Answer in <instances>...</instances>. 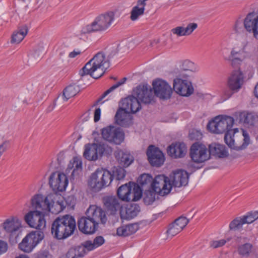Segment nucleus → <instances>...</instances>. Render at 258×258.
<instances>
[{"instance_id":"obj_1","label":"nucleus","mask_w":258,"mask_h":258,"mask_svg":"<svg viewBox=\"0 0 258 258\" xmlns=\"http://www.w3.org/2000/svg\"><path fill=\"white\" fill-rule=\"evenodd\" d=\"M234 123L233 117L229 116H218L209 122L207 128L214 134H222L226 132L224 141L231 149L236 150L245 149L250 143L248 133L242 130V134H236L238 129L231 130Z\"/></svg>"},{"instance_id":"obj_2","label":"nucleus","mask_w":258,"mask_h":258,"mask_svg":"<svg viewBox=\"0 0 258 258\" xmlns=\"http://www.w3.org/2000/svg\"><path fill=\"white\" fill-rule=\"evenodd\" d=\"M109 63V58H106L105 54L99 52L80 70V74L81 76L90 75L94 79H98L104 75Z\"/></svg>"},{"instance_id":"obj_3","label":"nucleus","mask_w":258,"mask_h":258,"mask_svg":"<svg viewBox=\"0 0 258 258\" xmlns=\"http://www.w3.org/2000/svg\"><path fill=\"white\" fill-rule=\"evenodd\" d=\"M76 228L74 217L70 215L57 217L53 222L51 231L54 237L63 239L72 235Z\"/></svg>"},{"instance_id":"obj_4","label":"nucleus","mask_w":258,"mask_h":258,"mask_svg":"<svg viewBox=\"0 0 258 258\" xmlns=\"http://www.w3.org/2000/svg\"><path fill=\"white\" fill-rule=\"evenodd\" d=\"M250 44L247 39H242L237 46L233 47L230 54L224 56L225 60L228 61L233 68H238L242 61L248 55Z\"/></svg>"},{"instance_id":"obj_5","label":"nucleus","mask_w":258,"mask_h":258,"mask_svg":"<svg viewBox=\"0 0 258 258\" xmlns=\"http://www.w3.org/2000/svg\"><path fill=\"white\" fill-rule=\"evenodd\" d=\"M114 18L115 13L112 11L100 15L92 23L84 27L81 30V33L86 34L96 31H105L110 26Z\"/></svg>"},{"instance_id":"obj_6","label":"nucleus","mask_w":258,"mask_h":258,"mask_svg":"<svg viewBox=\"0 0 258 258\" xmlns=\"http://www.w3.org/2000/svg\"><path fill=\"white\" fill-rule=\"evenodd\" d=\"M112 180V175L109 171L97 169L90 176L88 184L93 191L97 192L103 187L108 186Z\"/></svg>"},{"instance_id":"obj_7","label":"nucleus","mask_w":258,"mask_h":258,"mask_svg":"<svg viewBox=\"0 0 258 258\" xmlns=\"http://www.w3.org/2000/svg\"><path fill=\"white\" fill-rule=\"evenodd\" d=\"M112 152V148L103 143L88 144L85 146L83 155L88 160L95 161L103 154L109 155Z\"/></svg>"},{"instance_id":"obj_8","label":"nucleus","mask_w":258,"mask_h":258,"mask_svg":"<svg viewBox=\"0 0 258 258\" xmlns=\"http://www.w3.org/2000/svg\"><path fill=\"white\" fill-rule=\"evenodd\" d=\"M189 74L181 72L176 75L173 80V89L178 94L183 96H189L194 92V88L188 80Z\"/></svg>"},{"instance_id":"obj_9","label":"nucleus","mask_w":258,"mask_h":258,"mask_svg":"<svg viewBox=\"0 0 258 258\" xmlns=\"http://www.w3.org/2000/svg\"><path fill=\"white\" fill-rule=\"evenodd\" d=\"M244 82V77L242 72L240 70L233 71L229 76L227 86L228 89L223 91V95L224 100L230 98L234 93L237 92L241 88Z\"/></svg>"},{"instance_id":"obj_10","label":"nucleus","mask_w":258,"mask_h":258,"mask_svg":"<svg viewBox=\"0 0 258 258\" xmlns=\"http://www.w3.org/2000/svg\"><path fill=\"white\" fill-rule=\"evenodd\" d=\"M101 133L103 140L111 144L119 145L124 140V133L120 127L109 125L102 128Z\"/></svg>"},{"instance_id":"obj_11","label":"nucleus","mask_w":258,"mask_h":258,"mask_svg":"<svg viewBox=\"0 0 258 258\" xmlns=\"http://www.w3.org/2000/svg\"><path fill=\"white\" fill-rule=\"evenodd\" d=\"M44 237V234L42 231H32L23 239L19 244V247L22 251L29 253Z\"/></svg>"},{"instance_id":"obj_12","label":"nucleus","mask_w":258,"mask_h":258,"mask_svg":"<svg viewBox=\"0 0 258 258\" xmlns=\"http://www.w3.org/2000/svg\"><path fill=\"white\" fill-rule=\"evenodd\" d=\"M24 220L29 227L38 229L43 230L46 227L45 214L39 210L30 211L24 216Z\"/></svg>"},{"instance_id":"obj_13","label":"nucleus","mask_w":258,"mask_h":258,"mask_svg":"<svg viewBox=\"0 0 258 258\" xmlns=\"http://www.w3.org/2000/svg\"><path fill=\"white\" fill-rule=\"evenodd\" d=\"M152 189L157 194L164 196L169 194L172 188L168 177L164 175L156 176L151 184Z\"/></svg>"},{"instance_id":"obj_14","label":"nucleus","mask_w":258,"mask_h":258,"mask_svg":"<svg viewBox=\"0 0 258 258\" xmlns=\"http://www.w3.org/2000/svg\"><path fill=\"white\" fill-rule=\"evenodd\" d=\"M55 195L49 194L44 197L41 194H36L31 199V206L35 210H41L47 212L49 209V204L52 201Z\"/></svg>"},{"instance_id":"obj_15","label":"nucleus","mask_w":258,"mask_h":258,"mask_svg":"<svg viewBox=\"0 0 258 258\" xmlns=\"http://www.w3.org/2000/svg\"><path fill=\"white\" fill-rule=\"evenodd\" d=\"M153 88L155 95L161 99H168L171 97L172 89L165 81L157 79L153 82Z\"/></svg>"},{"instance_id":"obj_16","label":"nucleus","mask_w":258,"mask_h":258,"mask_svg":"<svg viewBox=\"0 0 258 258\" xmlns=\"http://www.w3.org/2000/svg\"><path fill=\"white\" fill-rule=\"evenodd\" d=\"M49 183L54 191H63L68 185V179L65 174L55 172L50 175Z\"/></svg>"},{"instance_id":"obj_17","label":"nucleus","mask_w":258,"mask_h":258,"mask_svg":"<svg viewBox=\"0 0 258 258\" xmlns=\"http://www.w3.org/2000/svg\"><path fill=\"white\" fill-rule=\"evenodd\" d=\"M190 156L196 163H202L209 159L207 148L204 145L196 142L190 148Z\"/></svg>"},{"instance_id":"obj_18","label":"nucleus","mask_w":258,"mask_h":258,"mask_svg":"<svg viewBox=\"0 0 258 258\" xmlns=\"http://www.w3.org/2000/svg\"><path fill=\"white\" fill-rule=\"evenodd\" d=\"M134 94L142 103L149 104L155 102L154 95L150 87L140 85L134 90Z\"/></svg>"},{"instance_id":"obj_19","label":"nucleus","mask_w":258,"mask_h":258,"mask_svg":"<svg viewBox=\"0 0 258 258\" xmlns=\"http://www.w3.org/2000/svg\"><path fill=\"white\" fill-rule=\"evenodd\" d=\"M86 215L98 225L99 224H105L107 220L106 212L95 205L90 206L86 211Z\"/></svg>"},{"instance_id":"obj_20","label":"nucleus","mask_w":258,"mask_h":258,"mask_svg":"<svg viewBox=\"0 0 258 258\" xmlns=\"http://www.w3.org/2000/svg\"><path fill=\"white\" fill-rule=\"evenodd\" d=\"M146 153L152 166L159 167L163 164L165 160L164 156L158 148L150 145L148 148Z\"/></svg>"},{"instance_id":"obj_21","label":"nucleus","mask_w":258,"mask_h":258,"mask_svg":"<svg viewBox=\"0 0 258 258\" xmlns=\"http://www.w3.org/2000/svg\"><path fill=\"white\" fill-rule=\"evenodd\" d=\"M189 221V220L185 217L180 216L177 218L169 226L166 231L167 239H171L180 233L187 225Z\"/></svg>"},{"instance_id":"obj_22","label":"nucleus","mask_w":258,"mask_h":258,"mask_svg":"<svg viewBox=\"0 0 258 258\" xmlns=\"http://www.w3.org/2000/svg\"><path fill=\"white\" fill-rule=\"evenodd\" d=\"M120 109L126 111L128 113H135L141 108V105L137 97L134 95H130L121 100Z\"/></svg>"},{"instance_id":"obj_23","label":"nucleus","mask_w":258,"mask_h":258,"mask_svg":"<svg viewBox=\"0 0 258 258\" xmlns=\"http://www.w3.org/2000/svg\"><path fill=\"white\" fill-rule=\"evenodd\" d=\"M78 226L80 231L86 234L94 233L99 227V225L87 216L78 220Z\"/></svg>"},{"instance_id":"obj_24","label":"nucleus","mask_w":258,"mask_h":258,"mask_svg":"<svg viewBox=\"0 0 258 258\" xmlns=\"http://www.w3.org/2000/svg\"><path fill=\"white\" fill-rule=\"evenodd\" d=\"M168 179L172 187H180L187 184L188 174L184 170H177L170 174Z\"/></svg>"},{"instance_id":"obj_25","label":"nucleus","mask_w":258,"mask_h":258,"mask_svg":"<svg viewBox=\"0 0 258 258\" xmlns=\"http://www.w3.org/2000/svg\"><path fill=\"white\" fill-rule=\"evenodd\" d=\"M239 122L247 125L253 126L258 123V114L253 112L243 111L237 112L235 114Z\"/></svg>"},{"instance_id":"obj_26","label":"nucleus","mask_w":258,"mask_h":258,"mask_svg":"<svg viewBox=\"0 0 258 258\" xmlns=\"http://www.w3.org/2000/svg\"><path fill=\"white\" fill-rule=\"evenodd\" d=\"M114 120L116 124L124 127H129L133 124V117L131 114L120 108L117 110Z\"/></svg>"},{"instance_id":"obj_27","label":"nucleus","mask_w":258,"mask_h":258,"mask_svg":"<svg viewBox=\"0 0 258 258\" xmlns=\"http://www.w3.org/2000/svg\"><path fill=\"white\" fill-rule=\"evenodd\" d=\"M245 24L246 29L253 32V37L258 40V13L255 11L248 13Z\"/></svg>"},{"instance_id":"obj_28","label":"nucleus","mask_w":258,"mask_h":258,"mask_svg":"<svg viewBox=\"0 0 258 258\" xmlns=\"http://www.w3.org/2000/svg\"><path fill=\"white\" fill-rule=\"evenodd\" d=\"M103 203L106 210L111 215L115 214L121 207L119 200L115 196L104 197Z\"/></svg>"},{"instance_id":"obj_29","label":"nucleus","mask_w":258,"mask_h":258,"mask_svg":"<svg viewBox=\"0 0 258 258\" xmlns=\"http://www.w3.org/2000/svg\"><path fill=\"white\" fill-rule=\"evenodd\" d=\"M186 147L184 143H175L172 144L167 149L168 154L174 158H182L186 153Z\"/></svg>"},{"instance_id":"obj_30","label":"nucleus","mask_w":258,"mask_h":258,"mask_svg":"<svg viewBox=\"0 0 258 258\" xmlns=\"http://www.w3.org/2000/svg\"><path fill=\"white\" fill-rule=\"evenodd\" d=\"M21 227L20 221L16 217L7 219L3 224V228L7 233L13 234L18 231Z\"/></svg>"},{"instance_id":"obj_31","label":"nucleus","mask_w":258,"mask_h":258,"mask_svg":"<svg viewBox=\"0 0 258 258\" xmlns=\"http://www.w3.org/2000/svg\"><path fill=\"white\" fill-rule=\"evenodd\" d=\"M198 28V24L196 23H190L186 27L177 26L171 29V31L177 37L190 35L193 31Z\"/></svg>"},{"instance_id":"obj_32","label":"nucleus","mask_w":258,"mask_h":258,"mask_svg":"<svg viewBox=\"0 0 258 258\" xmlns=\"http://www.w3.org/2000/svg\"><path fill=\"white\" fill-rule=\"evenodd\" d=\"M140 207L136 204H128L125 207L124 210L120 212L121 218L126 219H131L136 217L140 212Z\"/></svg>"},{"instance_id":"obj_33","label":"nucleus","mask_w":258,"mask_h":258,"mask_svg":"<svg viewBox=\"0 0 258 258\" xmlns=\"http://www.w3.org/2000/svg\"><path fill=\"white\" fill-rule=\"evenodd\" d=\"M139 229L136 223L122 225L116 229V234L119 236L125 237L135 233Z\"/></svg>"},{"instance_id":"obj_34","label":"nucleus","mask_w":258,"mask_h":258,"mask_svg":"<svg viewBox=\"0 0 258 258\" xmlns=\"http://www.w3.org/2000/svg\"><path fill=\"white\" fill-rule=\"evenodd\" d=\"M146 6V3L144 0H138L137 6L134 7L131 12V20L133 21H136L140 16L143 15Z\"/></svg>"},{"instance_id":"obj_35","label":"nucleus","mask_w":258,"mask_h":258,"mask_svg":"<svg viewBox=\"0 0 258 258\" xmlns=\"http://www.w3.org/2000/svg\"><path fill=\"white\" fill-rule=\"evenodd\" d=\"M208 154L219 158H224L227 156V152L224 146L216 143H213L209 146Z\"/></svg>"},{"instance_id":"obj_36","label":"nucleus","mask_w":258,"mask_h":258,"mask_svg":"<svg viewBox=\"0 0 258 258\" xmlns=\"http://www.w3.org/2000/svg\"><path fill=\"white\" fill-rule=\"evenodd\" d=\"M132 186L130 182L120 186L117 189V194L119 199L123 201L128 202L131 199Z\"/></svg>"},{"instance_id":"obj_37","label":"nucleus","mask_w":258,"mask_h":258,"mask_svg":"<svg viewBox=\"0 0 258 258\" xmlns=\"http://www.w3.org/2000/svg\"><path fill=\"white\" fill-rule=\"evenodd\" d=\"M119 164L123 167H127L131 164L134 161V158L131 154L124 153L123 151H120L115 155Z\"/></svg>"},{"instance_id":"obj_38","label":"nucleus","mask_w":258,"mask_h":258,"mask_svg":"<svg viewBox=\"0 0 258 258\" xmlns=\"http://www.w3.org/2000/svg\"><path fill=\"white\" fill-rule=\"evenodd\" d=\"M83 244L69 249L66 254V258H79L82 257L87 253Z\"/></svg>"},{"instance_id":"obj_39","label":"nucleus","mask_w":258,"mask_h":258,"mask_svg":"<svg viewBox=\"0 0 258 258\" xmlns=\"http://www.w3.org/2000/svg\"><path fill=\"white\" fill-rule=\"evenodd\" d=\"M104 242V238L101 236H98L96 237L93 241L87 240L85 241L83 244L86 250L88 252L100 246Z\"/></svg>"},{"instance_id":"obj_40","label":"nucleus","mask_w":258,"mask_h":258,"mask_svg":"<svg viewBox=\"0 0 258 258\" xmlns=\"http://www.w3.org/2000/svg\"><path fill=\"white\" fill-rule=\"evenodd\" d=\"M54 199L55 197L52 199V201L50 203L49 209H47V212L57 214L66 208V202L63 200L54 202Z\"/></svg>"},{"instance_id":"obj_41","label":"nucleus","mask_w":258,"mask_h":258,"mask_svg":"<svg viewBox=\"0 0 258 258\" xmlns=\"http://www.w3.org/2000/svg\"><path fill=\"white\" fill-rule=\"evenodd\" d=\"M28 33V28L26 26H24L19 28L17 31H15L11 39L12 43L18 44L21 42Z\"/></svg>"},{"instance_id":"obj_42","label":"nucleus","mask_w":258,"mask_h":258,"mask_svg":"<svg viewBox=\"0 0 258 258\" xmlns=\"http://www.w3.org/2000/svg\"><path fill=\"white\" fill-rule=\"evenodd\" d=\"M180 67V69L174 70V73L175 75H179L181 72L189 74L188 73L195 71L194 63L189 60H184Z\"/></svg>"},{"instance_id":"obj_43","label":"nucleus","mask_w":258,"mask_h":258,"mask_svg":"<svg viewBox=\"0 0 258 258\" xmlns=\"http://www.w3.org/2000/svg\"><path fill=\"white\" fill-rule=\"evenodd\" d=\"M79 92L78 86L70 85L67 87L63 92V99L67 101L69 99L74 97Z\"/></svg>"},{"instance_id":"obj_44","label":"nucleus","mask_w":258,"mask_h":258,"mask_svg":"<svg viewBox=\"0 0 258 258\" xmlns=\"http://www.w3.org/2000/svg\"><path fill=\"white\" fill-rule=\"evenodd\" d=\"M130 185L132 186L131 199L130 201H137L140 200L142 196V187L139 184L130 182Z\"/></svg>"},{"instance_id":"obj_45","label":"nucleus","mask_w":258,"mask_h":258,"mask_svg":"<svg viewBox=\"0 0 258 258\" xmlns=\"http://www.w3.org/2000/svg\"><path fill=\"white\" fill-rule=\"evenodd\" d=\"M82 162L81 158L78 157H74L72 160L70 161L67 170H69L74 168L72 175H74L78 171L82 170Z\"/></svg>"},{"instance_id":"obj_46","label":"nucleus","mask_w":258,"mask_h":258,"mask_svg":"<svg viewBox=\"0 0 258 258\" xmlns=\"http://www.w3.org/2000/svg\"><path fill=\"white\" fill-rule=\"evenodd\" d=\"M253 246L250 243H245L239 245L237 247V252L242 257H248L252 251Z\"/></svg>"},{"instance_id":"obj_47","label":"nucleus","mask_w":258,"mask_h":258,"mask_svg":"<svg viewBox=\"0 0 258 258\" xmlns=\"http://www.w3.org/2000/svg\"><path fill=\"white\" fill-rule=\"evenodd\" d=\"M247 16L248 13L246 14V15L245 16V18L243 19H242L240 16L236 20L233 25V29L236 32L239 33L242 31L243 28H244V29L247 32H248L249 33H252V35L253 36V32L249 31L247 29H246V24H245V20H246V18Z\"/></svg>"},{"instance_id":"obj_48","label":"nucleus","mask_w":258,"mask_h":258,"mask_svg":"<svg viewBox=\"0 0 258 258\" xmlns=\"http://www.w3.org/2000/svg\"><path fill=\"white\" fill-rule=\"evenodd\" d=\"M244 222L242 217H237L232 220L229 225V229L231 231H239L242 229Z\"/></svg>"},{"instance_id":"obj_49","label":"nucleus","mask_w":258,"mask_h":258,"mask_svg":"<svg viewBox=\"0 0 258 258\" xmlns=\"http://www.w3.org/2000/svg\"><path fill=\"white\" fill-rule=\"evenodd\" d=\"M126 80V78H123L122 79L121 81L117 82L115 85H113L112 87H111L109 89H108L107 90H106L105 92H104V93L101 95L100 97H99L96 102L94 103V104L92 105V107H94L96 105H97L99 103H100L101 100L106 96H107L109 93H110L111 91L115 89L116 88H118L120 85H122L124 83L125 81Z\"/></svg>"},{"instance_id":"obj_50","label":"nucleus","mask_w":258,"mask_h":258,"mask_svg":"<svg viewBox=\"0 0 258 258\" xmlns=\"http://www.w3.org/2000/svg\"><path fill=\"white\" fill-rule=\"evenodd\" d=\"M153 180L152 177L148 174H143L141 175L138 180V184L143 188L146 186H151V184Z\"/></svg>"},{"instance_id":"obj_51","label":"nucleus","mask_w":258,"mask_h":258,"mask_svg":"<svg viewBox=\"0 0 258 258\" xmlns=\"http://www.w3.org/2000/svg\"><path fill=\"white\" fill-rule=\"evenodd\" d=\"M156 192L153 189L146 190L144 194V201L146 205L152 204L155 200Z\"/></svg>"},{"instance_id":"obj_52","label":"nucleus","mask_w":258,"mask_h":258,"mask_svg":"<svg viewBox=\"0 0 258 258\" xmlns=\"http://www.w3.org/2000/svg\"><path fill=\"white\" fill-rule=\"evenodd\" d=\"M241 217L244 224H250L258 219V212H250L247 213L246 215Z\"/></svg>"},{"instance_id":"obj_53","label":"nucleus","mask_w":258,"mask_h":258,"mask_svg":"<svg viewBox=\"0 0 258 258\" xmlns=\"http://www.w3.org/2000/svg\"><path fill=\"white\" fill-rule=\"evenodd\" d=\"M126 171L124 168L121 167H114L113 170L112 178L115 177L117 180H121L124 178L125 176Z\"/></svg>"},{"instance_id":"obj_54","label":"nucleus","mask_w":258,"mask_h":258,"mask_svg":"<svg viewBox=\"0 0 258 258\" xmlns=\"http://www.w3.org/2000/svg\"><path fill=\"white\" fill-rule=\"evenodd\" d=\"M45 52V50L43 46H38L35 48L32 53L31 55L35 59L41 58Z\"/></svg>"},{"instance_id":"obj_55","label":"nucleus","mask_w":258,"mask_h":258,"mask_svg":"<svg viewBox=\"0 0 258 258\" xmlns=\"http://www.w3.org/2000/svg\"><path fill=\"white\" fill-rule=\"evenodd\" d=\"M188 137L192 141H199L203 138V134L201 131L192 129L189 131Z\"/></svg>"},{"instance_id":"obj_56","label":"nucleus","mask_w":258,"mask_h":258,"mask_svg":"<svg viewBox=\"0 0 258 258\" xmlns=\"http://www.w3.org/2000/svg\"><path fill=\"white\" fill-rule=\"evenodd\" d=\"M230 238L226 239H221L219 240H213L210 242V246L213 248H217L224 245L227 242L230 240Z\"/></svg>"},{"instance_id":"obj_57","label":"nucleus","mask_w":258,"mask_h":258,"mask_svg":"<svg viewBox=\"0 0 258 258\" xmlns=\"http://www.w3.org/2000/svg\"><path fill=\"white\" fill-rule=\"evenodd\" d=\"M51 255L47 250H42L37 253L36 258H50Z\"/></svg>"},{"instance_id":"obj_58","label":"nucleus","mask_w":258,"mask_h":258,"mask_svg":"<svg viewBox=\"0 0 258 258\" xmlns=\"http://www.w3.org/2000/svg\"><path fill=\"white\" fill-rule=\"evenodd\" d=\"M8 249V244L6 242L0 240V255L6 252Z\"/></svg>"},{"instance_id":"obj_59","label":"nucleus","mask_w":258,"mask_h":258,"mask_svg":"<svg viewBox=\"0 0 258 258\" xmlns=\"http://www.w3.org/2000/svg\"><path fill=\"white\" fill-rule=\"evenodd\" d=\"M101 109L100 108H96L94 113V121L95 122H98L100 119Z\"/></svg>"},{"instance_id":"obj_60","label":"nucleus","mask_w":258,"mask_h":258,"mask_svg":"<svg viewBox=\"0 0 258 258\" xmlns=\"http://www.w3.org/2000/svg\"><path fill=\"white\" fill-rule=\"evenodd\" d=\"M246 240V237L241 236H235V241L237 243H241L242 242H244Z\"/></svg>"},{"instance_id":"obj_61","label":"nucleus","mask_w":258,"mask_h":258,"mask_svg":"<svg viewBox=\"0 0 258 258\" xmlns=\"http://www.w3.org/2000/svg\"><path fill=\"white\" fill-rule=\"evenodd\" d=\"M81 53V52L79 50H78V51L74 50L73 51L70 53L69 56L70 58H74L77 55H80Z\"/></svg>"},{"instance_id":"obj_62","label":"nucleus","mask_w":258,"mask_h":258,"mask_svg":"<svg viewBox=\"0 0 258 258\" xmlns=\"http://www.w3.org/2000/svg\"><path fill=\"white\" fill-rule=\"evenodd\" d=\"M254 93L255 96L258 98V84L255 86L254 88Z\"/></svg>"},{"instance_id":"obj_63","label":"nucleus","mask_w":258,"mask_h":258,"mask_svg":"<svg viewBox=\"0 0 258 258\" xmlns=\"http://www.w3.org/2000/svg\"><path fill=\"white\" fill-rule=\"evenodd\" d=\"M16 258H28V257L25 255H20L19 256H18Z\"/></svg>"},{"instance_id":"obj_64","label":"nucleus","mask_w":258,"mask_h":258,"mask_svg":"<svg viewBox=\"0 0 258 258\" xmlns=\"http://www.w3.org/2000/svg\"><path fill=\"white\" fill-rule=\"evenodd\" d=\"M95 141L96 142H98V140H97L96 139H95Z\"/></svg>"}]
</instances>
